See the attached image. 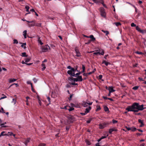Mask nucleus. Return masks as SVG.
Masks as SVG:
<instances>
[{
    "label": "nucleus",
    "mask_w": 146,
    "mask_h": 146,
    "mask_svg": "<svg viewBox=\"0 0 146 146\" xmlns=\"http://www.w3.org/2000/svg\"><path fill=\"white\" fill-rule=\"evenodd\" d=\"M111 122H104L102 123L99 124V128L100 129H102L109 125Z\"/></svg>",
    "instance_id": "f257e3e1"
},
{
    "label": "nucleus",
    "mask_w": 146,
    "mask_h": 146,
    "mask_svg": "<svg viewBox=\"0 0 146 146\" xmlns=\"http://www.w3.org/2000/svg\"><path fill=\"white\" fill-rule=\"evenodd\" d=\"M41 49L42 52H46L50 49V47L48 44H46L44 46H42Z\"/></svg>",
    "instance_id": "f03ea898"
},
{
    "label": "nucleus",
    "mask_w": 146,
    "mask_h": 146,
    "mask_svg": "<svg viewBox=\"0 0 146 146\" xmlns=\"http://www.w3.org/2000/svg\"><path fill=\"white\" fill-rule=\"evenodd\" d=\"M5 133V131H3L0 134V137H1V136H4V135H13L14 136H15V135L13 134V133H10L9 132L7 134H4V133Z\"/></svg>",
    "instance_id": "7ed1b4c3"
},
{
    "label": "nucleus",
    "mask_w": 146,
    "mask_h": 146,
    "mask_svg": "<svg viewBox=\"0 0 146 146\" xmlns=\"http://www.w3.org/2000/svg\"><path fill=\"white\" fill-rule=\"evenodd\" d=\"M136 29L138 31L141 33H146V31L141 29L138 26L136 27Z\"/></svg>",
    "instance_id": "20e7f679"
},
{
    "label": "nucleus",
    "mask_w": 146,
    "mask_h": 146,
    "mask_svg": "<svg viewBox=\"0 0 146 146\" xmlns=\"http://www.w3.org/2000/svg\"><path fill=\"white\" fill-rule=\"evenodd\" d=\"M92 102L91 103H88L86 102H83L82 105L84 107H87L88 105H91L92 104Z\"/></svg>",
    "instance_id": "39448f33"
},
{
    "label": "nucleus",
    "mask_w": 146,
    "mask_h": 146,
    "mask_svg": "<svg viewBox=\"0 0 146 146\" xmlns=\"http://www.w3.org/2000/svg\"><path fill=\"white\" fill-rule=\"evenodd\" d=\"M75 50L76 54V56L77 57H80L81 56V54L77 47L75 48Z\"/></svg>",
    "instance_id": "423d86ee"
},
{
    "label": "nucleus",
    "mask_w": 146,
    "mask_h": 146,
    "mask_svg": "<svg viewBox=\"0 0 146 146\" xmlns=\"http://www.w3.org/2000/svg\"><path fill=\"white\" fill-rule=\"evenodd\" d=\"M138 103H134L131 106L132 107L133 109H137L138 107Z\"/></svg>",
    "instance_id": "0eeeda50"
},
{
    "label": "nucleus",
    "mask_w": 146,
    "mask_h": 146,
    "mask_svg": "<svg viewBox=\"0 0 146 146\" xmlns=\"http://www.w3.org/2000/svg\"><path fill=\"white\" fill-rule=\"evenodd\" d=\"M126 110H127L128 111H133V109L132 107V106H128L127 108H126Z\"/></svg>",
    "instance_id": "6e6552de"
},
{
    "label": "nucleus",
    "mask_w": 146,
    "mask_h": 146,
    "mask_svg": "<svg viewBox=\"0 0 146 146\" xmlns=\"http://www.w3.org/2000/svg\"><path fill=\"white\" fill-rule=\"evenodd\" d=\"M139 110H142L143 109V105H140L138 103L137 109Z\"/></svg>",
    "instance_id": "1a4fd4ad"
},
{
    "label": "nucleus",
    "mask_w": 146,
    "mask_h": 146,
    "mask_svg": "<svg viewBox=\"0 0 146 146\" xmlns=\"http://www.w3.org/2000/svg\"><path fill=\"white\" fill-rule=\"evenodd\" d=\"M138 122L141 124V125H140L139 127H142L144 126V124L143 123V120H142L140 119H139L138 120Z\"/></svg>",
    "instance_id": "9d476101"
},
{
    "label": "nucleus",
    "mask_w": 146,
    "mask_h": 146,
    "mask_svg": "<svg viewBox=\"0 0 146 146\" xmlns=\"http://www.w3.org/2000/svg\"><path fill=\"white\" fill-rule=\"evenodd\" d=\"M108 90L110 93L113 92L115 91V90L113 89L112 86H110L108 88Z\"/></svg>",
    "instance_id": "9b49d317"
},
{
    "label": "nucleus",
    "mask_w": 146,
    "mask_h": 146,
    "mask_svg": "<svg viewBox=\"0 0 146 146\" xmlns=\"http://www.w3.org/2000/svg\"><path fill=\"white\" fill-rule=\"evenodd\" d=\"M117 130L115 128H111L109 129V133L110 134H111L112 132L113 131H117Z\"/></svg>",
    "instance_id": "f8f14e48"
},
{
    "label": "nucleus",
    "mask_w": 146,
    "mask_h": 146,
    "mask_svg": "<svg viewBox=\"0 0 146 146\" xmlns=\"http://www.w3.org/2000/svg\"><path fill=\"white\" fill-rule=\"evenodd\" d=\"M91 109V107L90 106H89L88 108H86L85 109V112L87 113L90 112V111Z\"/></svg>",
    "instance_id": "ddd939ff"
},
{
    "label": "nucleus",
    "mask_w": 146,
    "mask_h": 146,
    "mask_svg": "<svg viewBox=\"0 0 146 146\" xmlns=\"http://www.w3.org/2000/svg\"><path fill=\"white\" fill-rule=\"evenodd\" d=\"M30 140V138H27L26 140L24 142L25 145L27 146V145L28 143L29 142Z\"/></svg>",
    "instance_id": "4468645a"
},
{
    "label": "nucleus",
    "mask_w": 146,
    "mask_h": 146,
    "mask_svg": "<svg viewBox=\"0 0 146 146\" xmlns=\"http://www.w3.org/2000/svg\"><path fill=\"white\" fill-rule=\"evenodd\" d=\"M87 37H89L90 38L92 39L90 40L91 41H94L95 40V38L94 37L93 35H90L89 36H86Z\"/></svg>",
    "instance_id": "2eb2a0df"
},
{
    "label": "nucleus",
    "mask_w": 146,
    "mask_h": 146,
    "mask_svg": "<svg viewBox=\"0 0 146 146\" xmlns=\"http://www.w3.org/2000/svg\"><path fill=\"white\" fill-rule=\"evenodd\" d=\"M38 42L41 45H42L43 44V43L42 42L39 36L38 37Z\"/></svg>",
    "instance_id": "dca6fc26"
},
{
    "label": "nucleus",
    "mask_w": 146,
    "mask_h": 146,
    "mask_svg": "<svg viewBox=\"0 0 146 146\" xmlns=\"http://www.w3.org/2000/svg\"><path fill=\"white\" fill-rule=\"evenodd\" d=\"M98 55H103L104 54V52L103 50H102V52H100L97 51Z\"/></svg>",
    "instance_id": "f3484780"
},
{
    "label": "nucleus",
    "mask_w": 146,
    "mask_h": 146,
    "mask_svg": "<svg viewBox=\"0 0 146 146\" xmlns=\"http://www.w3.org/2000/svg\"><path fill=\"white\" fill-rule=\"evenodd\" d=\"M20 44H22V45L21 46V47H23L24 49H25L26 48V47L25 46L26 45V43H21Z\"/></svg>",
    "instance_id": "a211bd4d"
},
{
    "label": "nucleus",
    "mask_w": 146,
    "mask_h": 146,
    "mask_svg": "<svg viewBox=\"0 0 146 146\" xmlns=\"http://www.w3.org/2000/svg\"><path fill=\"white\" fill-rule=\"evenodd\" d=\"M77 78L78 79V81L79 82H81L82 81L83 79L82 78V76H78Z\"/></svg>",
    "instance_id": "6ab92c4d"
},
{
    "label": "nucleus",
    "mask_w": 146,
    "mask_h": 146,
    "mask_svg": "<svg viewBox=\"0 0 146 146\" xmlns=\"http://www.w3.org/2000/svg\"><path fill=\"white\" fill-rule=\"evenodd\" d=\"M27 34V31L25 30L23 32V35L24 36V37L25 38H27V36H26Z\"/></svg>",
    "instance_id": "aec40b11"
},
{
    "label": "nucleus",
    "mask_w": 146,
    "mask_h": 146,
    "mask_svg": "<svg viewBox=\"0 0 146 146\" xmlns=\"http://www.w3.org/2000/svg\"><path fill=\"white\" fill-rule=\"evenodd\" d=\"M100 2L103 5V6L105 8H107V6H106V5L104 4V2L102 0H100L99 2Z\"/></svg>",
    "instance_id": "412c9836"
},
{
    "label": "nucleus",
    "mask_w": 146,
    "mask_h": 146,
    "mask_svg": "<svg viewBox=\"0 0 146 146\" xmlns=\"http://www.w3.org/2000/svg\"><path fill=\"white\" fill-rule=\"evenodd\" d=\"M101 14L102 16L103 17H105L106 15V13L103 10L101 11Z\"/></svg>",
    "instance_id": "4be33fe9"
},
{
    "label": "nucleus",
    "mask_w": 146,
    "mask_h": 146,
    "mask_svg": "<svg viewBox=\"0 0 146 146\" xmlns=\"http://www.w3.org/2000/svg\"><path fill=\"white\" fill-rule=\"evenodd\" d=\"M41 66L42 67V68H41L42 70V71H43L46 68L45 65L44 64L42 63L41 64Z\"/></svg>",
    "instance_id": "5701e85b"
},
{
    "label": "nucleus",
    "mask_w": 146,
    "mask_h": 146,
    "mask_svg": "<svg viewBox=\"0 0 146 146\" xmlns=\"http://www.w3.org/2000/svg\"><path fill=\"white\" fill-rule=\"evenodd\" d=\"M102 64H104L106 66H107L108 64H110V62H107L105 60H104L102 62Z\"/></svg>",
    "instance_id": "b1692460"
},
{
    "label": "nucleus",
    "mask_w": 146,
    "mask_h": 146,
    "mask_svg": "<svg viewBox=\"0 0 146 146\" xmlns=\"http://www.w3.org/2000/svg\"><path fill=\"white\" fill-rule=\"evenodd\" d=\"M103 98L105 100L108 99L111 101H113V100L111 98H107L105 96H103Z\"/></svg>",
    "instance_id": "393cba45"
},
{
    "label": "nucleus",
    "mask_w": 146,
    "mask_h": 146,
    "mask_svg": "<svg viewBox=\"0 0 146 146\" xmlns=\"http://www.w3.org/2000/svg\"><path fill=\"white\" fill-rule=\"evenodd\" d=\"M69 80L70 81L73 80V81L74 82L78 81V79L77 78H73V79H72L71 78H70L69 79Z\"/></svg>",
    "instance_id": "a878e982"
},
{
    "label": "nucleus",
    "mask_w": 146,
    "mask_h": 146,
    "mask_svg": "<svg viewBox=\"0 0 146 146\" xmlns=\"http://www.w3.org/2000/svg\"><path fill=\"white\" fill-rule=\"evenodd\" d=\"M17 80V79H12L11 78L9 80V83H11L14 82H15Z\"/></svg>",
    "instance_id": "bb28decb"
},
{
    "label": "nucleus",
    "mask_w": 146,
    "mask_h": 146,
    "mask_svg": "<svg viewBox=\"0 0 146 146\" xmlns=\"http://www.w3.org/2000/svg\"><path fill=\"white\" fill-rule=\"evenodd\" d=\"M102 31L104 33H106V35H107L109 34V32L107 31H104V30H102Z\"/></svg>",
    "instance_id": "cd10ccee"
},
{
    "label": "nucleus",
    "mask_w": 146,
    "mask_h": 146,
    "mask_svg": "<svg viewBox=\"0 0 146 146\" xmlns=\"http://www.w3.org/2000/svg\"><path fill=\"white\" fill-rule=\"evenodd\" d=\"M31 60V58L30 57H28L25 58V62L26 63L29 62Z\"/></svg>",
    "instance_id": "c85d7f7f"
},
{
    "label": "nucleus",
    "mask_w": 146,
    "mask_h": 146,
    "mask_svg": "<svg viewBox=\"0 0 146 146\" xmlns=\"http://www.w3.org/2000/svg\"><path fill=\"white\" fill-rule=\"evenodd\" d=\"M104 110L105 111H107L109 110V109L107 106H105L104 107Z\"/></svg>",
    "instance_id": "c756f323"
},
{
    "label": "nucleus",
    "mask_w": 146,
    "mask_h": 146,
    "mask_svg": "<svg viewBox=\"0 0 146 146\" xmlns=\"http://www.w3.org/2000/svg\"><path fill=\"white\" fill-rule=\"evenodd\" d=\"M67 72L68 74L71 75L72 74V71L71 70H68Z\"/></svg>",
    "instance_id": "7c9ffc66"
},
{
    "label": "nucleus",
    "mask_w": 146,
    "mask_h": 146,
    "mask_svg": "<svg viewBox=\"0 0 146 146\" xmlns=\"http://www.w3.org/2000/svg\"><path fill=\"white\" fill-rule=\"evenodd\" d=\"M0 125L1 126V127H7V126L5 125H4V124H2V123H1V122H0Z\"/></svg>",
    "instance_id": "2f4dec72"
},
{
    "label": "nucleus",
    "mask_w": 146,
    "mask_h": 146,
    "mask_svg": "<svg viewBox=\"0 0 146 146\" xmlns=\"http://www.w3.org/2000/svg\"><path fill=\"white\" fill-rule=\"evenodd\" d=\"M114 24H115L116 26H118L119 25H121V23L120 22H116Z\"/></svg>",
    "instance_id": "473e14b6"
},
{
    "label": "nucleus",
    "mask_w": 146,
    "mask_h": 146,
    "mask_svg": "<svg viewBox=\"0 0 146 146\" xmlns=\"http://www.w3.org/2000/svg\"><path fill=\"white\" fill-rule=\"evenodd\" d=\"M21 56L23 57H27V56L26 55L25 52H23L22 53Z\"/></svg>",
    "instance_id": "72a5a7b5"
},
{
    "label": "nucleus",
    "mask_w": 146,
    "mask_h": 146,
    "mask_svg": "<svg viewBox=\"0 0 146 146\" xmlns=\"http://www.w3.org/2000/svg\"><path fill=\"white\" fill-rule=\"evenodd\" d=\"M18 43V41L17 39H14L13 40V44H17Z\"/></svg>",
    "instance_id": "f704fd0d"
},
{
    "label": "nucleus",
    "mask_w": 146,
    "mask_h": 146,
    "mask_svg": "<svg viewBox=\"0 0 146 146\" xmlns=\"http://www.w3.org/2000/svg\"><path fill=\"white\" fill-rule=\"evenodd\" d=\"M139 87L138 86H136L133 87L132 89L134 90H136L138 89Z\"/></svg>",
    "instance_id": "c9c22d12"
},
{
    "label": "nucleus",
    "mask_w": 146,
    "mask_h": 146,
    "mask_svg": "<svg viewBox=\"0 0 146 146\" xmlns=\"http://www.w3.org/2000/svg\"><path fill=\"white\" fill-rule=\"evenodd\" d=\"M82 73L84 72L85 71V67L84 65H82Z\"/></svg>",
    "instance_id": "e433bc0d"
},
{
    "label": "nucleus",
    "mask_w": 146,
    "mask_h": 146,
    "mask_svg": "<svg viewBox=\"0 0 146 146\" xmlns=\"http://www.w3.org/2000/svg\"><path fill=\"white\" fill-rule=\"evenodd\" d=\"M27 83L28 84H30L31 85V89H32V90H33V85L31 82L30 81H28L27 82Z\"/></svg>",
    "instance_id": "4c0bfd02"
},
{
    "label": "nucleus",
    "mask_w": 146,
    "mask_h": 146,
    "mask_svg": "<svg viewBox=\"0 0 146 146\" xmlns=\"http://www.w3.org/2000/svg\"><path fill=\"white\" fill-rule=\"evenodd\" d=\"M47 99L49 102V103L48 104V105L50 104V98L49 97L47 96Z\"/></svg>",
    "instance_id": "58836bf2"
},
{
    "label": "nucleus",
    "mask_w": 146,
    "mask_h": 146,
    "mask_svg": "<svg viewBox=\"0 0 146 146\" xmlns=\"http://www.w3.org/2000/svg\"><path fill=\"white\" fill-rule=\"evenodd\" d=\"M25 8L26 9V11L27 12H29V7L28 6H25Z\"/></svg>",
    "instance_id": "ea45409f"
},
{
    "label": "nucleus",
    "mask_w": 146,
    "mask_h": 146,
    "mask_svg": "<svg viewBox=\"0 0 146 146\" xmlns=\"http://www.w3.org/2000/svg\"><path fill=\"white\" fill-rule=\"evenodd\" d=\"M96 107L97 108L96 110V111H98L101 109V108L100 106H97Z\"/></svg>",
    "instance_id": "a19ab883"
},
{
    "label": "nucleus",
    "mask_w": 146,
    "mask_h": 146,
    "mask_svg": "<svg viewBox=\"0 0 146 146\" xmlns=\"http://www.w3.org/2000/svg\"><path fill=\"white\" fill-rule=\"evenodd\" d=\"M86 144L88 145H90L91 144L90 142L88 140H86Z\"/></svg>",
    "instance_id": "79ce46f5"
},
{
    "label": "nucleus",
    "mask_w": 146,
    "mask_h": 146,
    "mask_svg": "<svg viewBox=\"0 0 146 146\" xmlns=\"http://www.w3.org/2000/svg\"><path fill=\"white\" fill-rule=\"evenodd\" d=\"M46 144L44 143H40L39 144L38 146H45Z\"/></svg>",
    "instance_id": "37998d69"
},
{
    "label": "nucleus",
    "mask_w": 146,
    "mask_h": 146,
    "mask_svg": "<svg viewBox=\"0 0 146 146\" xmlns=\"http://www.w3.org/2000/svg\"><path fill=\"white\" fill-rule=\"evenodd\" d=\"M112 121L113 123V124L116 123L117 122V121L116 120H115L114 119H113L112 120Z\"/></svg>",
    "instance_id": "c03bdc74"
},
{
    "label": "nucleus",
    "mask_w": 146,
    "mask_h": 146,
    "mask_svg": "<svg viewBox=\"0 0 146 146\" xmlns=\"http://www.w3.org/2000/svg\"><path fill=\"white\" fill-rule=\"evenodd\" d=\"M131 26L132 27H136V25L134 24V23H131Z\"/></svg>",
    "instance_id": "a18cd8bd"
},
{
    "label": "nucleus",
    "mask_w": 146,
    "mask_h": 146,
    "mask_svg": "<svg viewBox=\"0 0 146 146\" xmlns=\"http://www.w3.org/2000/svg\"><path fill=\"white\" fill-rule=\"evenodd\" d=\"M16 102V100L15 99L13 98V101L12 102L14 104H15Z\"/></svg>",
    "instance_id": "49530a36"
},
{
    "label": "nucleus",
    "mask_w": 146,
    "mask_h": 146,
    "mask_svg": "<svg viewBox=\"0 0 146 146\" xmlns=\"http://www.w3.org/2000/svg\"><path fill=\"white\" fill-rule=\"evenodd\" d=\"M92 1L97 4L98 3L100 2V1H98L97 0H92Z\"/></svg>",
    "instance_id": "de8ad7c7"
},
{
    "label": "nucleus",
    "mask_w": 146,
    "mask_h": 146,
    "mask_svg": "<svg viewBox=\"0 0 146 146\" xmlns=\"http://www.w3.org/2000/svg\"><path fill=\"white\" fill-rule=\"evenodd\" d=\"M80 113L82 115H84L86 114L87 113L85 111L84 113L83 112H81Z\"/></svg>",
    "instance_id": "09e8293b"
},
{
    "label": "nucleus",
    "mask_w": 146,
    "mask_h": 146,
    "mask_svg": "<svg viewBox=\"0 0 146 146\" xmlns=\"http://www.w3.org/2000/svg\"><path fill=\"white\" fill-rule=\"evenodd\" d=\"M137 129L135 127H133L131 129V131H135Z\"/></svg>",
    "instance_id": "8fccbe9b"
},
{
    "label": "nucleus",
    "mask_w": 146,
    "mask_h": 146,
    "mask_svg": "<svg viewBox=\"0 0 146 146\" xmlns=\"http://www.w3.org/2000/svg\"><path fill=\"white\" fill-rule=\"evenodd\" d=\"M136 53L138 54H143V53L141 52H138V51H137L136 52Z\"/></svg>",
    "instance_id": "3c124183"
},
{
    "label": "nucleus",
    "mask_w": 146,
    "mask_h": 146,
    "mask_svg": "<svg viewBox=\"0 0 146 146\" xmlns=\"http://www.w3.org/2000/svg\"><path fill=\"white\" fill-rule=\"evenodd\" d=\"M71 76H74L75 77H76V74H75V73H72V74L71 75Z\"/></svg>",
    "instance_id": "603ef678"
},
{
    "label": "nucleus",
    "mask_w": 146,
    "mask_h": 146,
    "mask_svg": "<svg viewBox=\"0 0 146 146\" xmlns=\"http://www.w3.org/2000/svg\"><path fill=\"white\" fill-rule=\"evenodd\" d=\"M0 112L5 113V112H4V110L3 108H1V110H0Z\"/></svg>",
    "instance_id": "864d4df0"
},
{
    "label": "nucleus",
    "mask_w": 146,
    "mask_h": 146,
    "mask_svg": "<svg viewBox=\"0 0 146 146\" xmlns=\"http://www.w3.org/2000/svg\"><path fill=\"white\" fill-rule=\"evenodd\" d=\"M74 108H71L68 109L69 111H71L73 110H74Z\"/></svg>",
    "instance_id": "5fc2aeb1"
},
{
    "label": "nucleus",
    "mask_w": 146,
    "mask_h": 146,
    "mask_svg": "<svg viewBox=\"0 0 146 146\" xmlns=\"http://www.w3.org/2000/svg\"><path fill=\"white\" fill-rule=\"evenodd\" d=\"M139 110H138V109H135V110L133 109V111L134 112H137Z\"/></svg>",
    "instance_id": "6e6d98bb"
},
{
    "label": "nucleus",
    "mask_w": 146,
    "mask_h": 146,
    "mask_svg": "<svg viewBox=\"0 0 146 146\" xmlns=\"http://www.w3.org/2000/svg\"><path fill=\"white\" fill-rule=\"evenodd\" d=\"M94 71H93L92 72H89V73H88V75H90V74H91L94 73Z\"/></svg>",
    "instance_id": "4d7b16f0"
},
{
    "label": "nucleus",
    "mask_w": 146,
    "mask_h": 146,
    "mask_svg": "<svg viewBox=\"0 0 146 146\" xmlns=\"http://www.w3.org/2000/svg\"><path fill=\"white\" fill-rule=\"evenodd\" d=\"M98 51V50H96V52H94L93 54V55H98V54L97 52V51Z\"/></svg>",
    "instance_id": "13d9d810"
},
{
    "label": "nucleus",
    "mask_w": 146,
    "mask_h": 146,
    "mask_svg": "<svg viewBox=\"0 0 146 146\" xmlns=\"http://www.w3.org/2000/svg\"><path fill=\"white\" fill-rule=\"evenodd\" d=\"M71 70L72 71V72H73V73H75L76 71V70L73 68H72Z\"/></svg>",
    "instance_id": "bf43d9fd"
},
{
    "label": "nucleus",
    "mask_w": 146,
    "mask_h": 146,
    "mask_svg": "<svg viewBox=\"0 0 146 146\" xmlns=\"http://www.w3.org/2000/svg\"><path fill=\"white\" fill-rule=\"evenodd\" d=\"M73 68L72 67L70 66H67V68L68 69L72 70Z\"/></svg>",
    "instance_id": "052dcab7"
},
{
    "label": "nucleus",
    "mask_w": 146,
    "mask_h": 146,
    "mask_svg": "<svg viewBox=\"0 0 146 146\" xmlns=\"http://www.w3.org/2000/svg\"><path fill=\"white\" fill-rule=\"evenodd\" d=\"M70 84L71 85H78V84L77 83H76L75 82L72 83H70Z\"/></svg>",
    "instance_id": "680f3d73"
},
{
    "label": "nucleus",
    "mask_w": 146,
    "mask_h": 146,
    "mask_svg": "<svg viewBox=\"0 0 146 146\" xmlns=\"http://www.w3.org/2000/svg\"><path fill=\"white\" fill-rule=\"evenodd\" d=\"M91 120L92 119H90L87 121L86 123H89L91 122Z\"/></svg>",
    "instance_id": "e2e57ef3"
},
{
    "label": "nucleus",
    "mask_w": 146,
    "mask_h": 146,
    "mask_svg": "<svg viewBox=\"0 0 146 146\" xmlns=\"http://www.w3.org/2000/svg\"><path fill=\"white\" fill-rule=\"evenodd\" d=\"M33 80L35 83L37 81V80L35 78H34Z\"/></svg>",
    "instance_id": "0e129e2a"
},
{
    "label": "nucleus",
    "mask_w": 146,
    "mask_h": 146,
    "mask_svg": "<svg viewBox=\"0 0 146 146\" xmlns=\"http://www.w3.org/2000/svg\"><path fill=\"white\" fill-rule=\"evenodd\" d=\"M73 94H71L69 98V100H70L72 97Z\"/></svg>",
    "instance_id": "69168bd1"
},
{
    "label": "nucleus",
    "mask_w": 146,
    "mask_h": 146,
    "mask_svg": "<svg viewBox=\"0 0 146 146\" xmlns=\"http://www.w3.org/2000/svg\"><path fill=\"white\" fill-rule=\"evenodd\" d=\"M81 73V72H79L76 73V76H78V75H80Z\"/></svg>",
    "instance_id": "338daca9"
},
{
    "label": "nucleus",
    "mask_w": 146,
    "mask_h": 146,
    "mask_svg": "<svg viewBox=\"0 0 146 146\" xmlns=\"http://www.w3.org/2000/svg\"><path fill=\"white\" fill-rule=\"evenodd\" d=\"M102 75H100L99 76V79H102Z\"/></svg>",
    "instance_id": "774afa93"
}]
</instances>
